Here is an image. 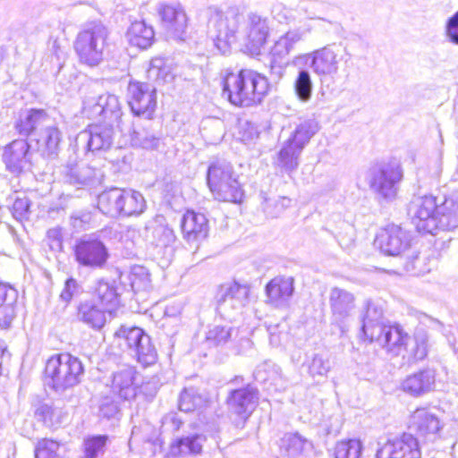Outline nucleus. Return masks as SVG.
Segmentation results:
<instances>
[{"label":"nucleus","instance_id":"46","mask_svg":"<svg viewBox=\"0 0 458 458\" xmlns=\"http://www.w3.org/2000/svg\"><path fill=\"white\" fill-rule=\"evenodd\" d=\"M108 440L107 435L92 436L84 439L82 458H98L104 454Z\"/></svg>","mask_w":458,"mask_h":458},{"label":"nucleus","instance_id":"11","mask_svg":"<svg viewBox=\"0 0 458 458\" xmlns=\"http://www.w3.org/2000/svg\"><path fill=\"white\" fill-rule=\"evenodd\" d=\"M438 199L432 195L414 197L408 208V214L418 232L436 234L435 212Z\"/></svg>","mask_w":458,"mask_h":458},{"label":"nucleus","instance_id":"5","mask_svg":"<svg viewBox=\"0 0 458 458\" xmlns=\"http://www.w3.org/2000/svg\"><path fill=\"white\" fill-rule=\"evenodd\" d=\"M114 336L119 340V344L124 346L123 351L143 367H148L157 362V352L150 336L141 328L122 326L115 332Z\"/></svg>","mask_w":458,"mask_h":458},{"label":"nucleus","instance_id":"15","mask_svg":"<svg viewBox=\"0 0 458 458\" xmlns=\"http://www.w3.org/2000/svg\"><path fill=\"white\" fill-rule=\"evenodd\" d=\"M32 155L27 139H17L4 147L2 159L9 172L21 174L30 169Z\"/></svg>","mask_w":458,"mask_h":458},{"label":"nucleus","instance_id":"40","mask_svg":"<svg viewBox=\"0 0 458 458\" xmlns=\"http://www.w3.org/2000/svg\"><path fill=\"white\" fill-rule=\"evenodd\" d=\"M123 189L111 188L103 191L98 198V208L105 215L115 216L120 215Z\"/></svg>","mask_w":458,"mask_h":458},{"label":"nucleus","instance_id":"23","mask_svg":"<svg viewBox=\"0 0 458 458\" xmlns=\"http://www.w3.org/2000/svg\"><path fill=\"white\" fill-rule=\"evenodd\" d=\"M181 228L188 242H197L207 238L208 221L203 214L187 211L181 219Z\"/></svg>","mask_w":458,"mask_h":458},{"label":"nucleus","instance_id":"9","mask_svg":"<svg viewBox=\"0 0 458 458\" xmlns=\"http://www.w3.org/2000/svg\"><path fill=\"white\" fill-rule=\"evenodd\" d=\"M73 252L80 266L91 269L103 268L109 258L106 244L94 235H85L77 240Z\"/></svg>","mask_w":458,"mask_h":458},{"label":"nucleus","instance_id":"10","mask_svg":"<svg viewBox=\"0 0 458 458\" xmlns=\"http://www.w3.org/2000/svg\"><path fill=\"white\" fill-rule=\"evenodd\" d=\"M339 47L335 44L327 45L303 56L305 62L314 73L319 77L320 83L329 86L334 82V77L338 72L337 52Z\"/></svg>","mask_w":458,"mask_h":458},{"label":"nucleus","instance_id":"29","mask_svg":"<svg viewBox=\"0 0 458 458\" xmlns=\"http://www.w3.org/2000/svg\"><path fill=\"white\" fill-rule=\"evenodd\" d=\"M294 280L288 276H276L266 286V293L276 307L286 306L294 292Z\"/></svg>","mask_w":458,"mask_h":458},{"label":"nucleus","instance_id":"58","mask_svg":"<svg viewBox=\"0 0 458 458\" xmlns=\"http://www.w3.org/2000/svg\"><path fill=\"white\" fill-rule=\"evenodd\" d=\"M82 292V286L78 283V281L70 277L64 283V289L60 293V299L67 304L73 297L79 296Z\"/></svg>","mask_w":458,"mask_h":458},{"label":"nucleus","instance_id":"25","mask_svg":"<svg viewBox=\"0 0 458 458\" xmlns=\"http://www.w3.org/2000/svg\"><path fill=\"white\" fill-rule=\"evenodd\" d=\"M435 372L427 369L408 376L402 382L401 386L403 392L418 397L432 391L435 387Z\"/></svg>","mask_w":458,"mask_h":458},{"label":"nucleus","instance_id":"26","mask_svg":"<svg viewBox=\"0 0 458 458\" xmlns=\"http://www.w3.org/2000/svg\"><path fill=\"white\" fill-rule=\"evenodd\" d=\"M329 305L334 320L344 321L355 308L354 295L345 289L333 287L329 293Z\"/></svg>","mask_w":458,"mask_h":458},{"label":"nucleus","instance_id":"44","mask_svg":"<svg viewBox=\"0 0 458 458\" xmlns=\"http://www.w3.org/2000/svg\"><path fill=\"white\" fill-rule=\"evenodd\" d=\"M146 202L141 193L131 190H123L120 215L138 216L143 213Z\"/></svg>","mask_w":458,"mask_h":458},{"label":"nucleus","instance_id":"1","mask_svg":"<svg viewBox=\"0 0 458 458\" xmlns=\"http://www.w3.org/2000/svg\"><path fill=\"white\" fill-rule=\"evenodd\" d=\"M82 114L89 119L102 116L106 122L90 124L81 131L76 137V146L93 153L109 149L114 142V125L118 127L122 117L118 98L108 93L86 96Z\"/></svg>","mask_w":458,"mask_h":458},{"label":"nucleus","instance_id":"24","mask_svg":"<svg viewBox=\"0 0 458 458\" xmlns=\"http://www.w3.org/2000/svg\"><path fill=\"white\" fill-rule=\"evenodd\" d=\"M64 178L69 184L82 189L101 184L103 174L91 166L76 165L66 168Z\"/></svg>","mask_w":458,"mask_h":458},{"label":"nucleus","instance_id":"6","mask_svg":"<svg viewBox=\"0 0 458 458\" xmlns=\"http://www.w3.org/2000/svg\"><path fill=\"white\" fill-rule=\"evenodd\" d=\"M402 179L403 170L396 162L376 164L368 170L366 175L371 191L387 201L396 197Z\"/></svg>","mask_w":458,"mask_h":458},{"label":"nucleus","instance_id":"42","mask_svg":"<svg viewBox=\"0 0 458 458\" xmlns=\"http://www.w3.org/2000/svg\"><path fill=\"white\" fill-rule=\"evenodd\" d=\"M205 440L206 437L199 434L178 438L171 445V454L173 455L199 454Z\"/></svg>","mask_w":458,"mask_h":458},{"label":"nucleus","instance_id":"17","mask_svg":"<svg viewBox=\"0 0 458 458\" xmlns=\"http://www.w3.org/2000/svg\"><path fill=\"white\" fill-rule=\"evenodd\" d=\"M410 245V235L400 226L392 225L383 229L375 239V246L388 256H397Z\"/></svg>","mask_w":458,"mask_h":458},{"label":"nucleus","instance_id":"35","mask_svg":"<svg viewBox=\"0 0 458 458\" xmlns=\"http://www.w3.org/2000/svg\"><path fill=\"white\" fill-rule=\"evenodd\" d=\"M411 428L421 436L437 434L441 424L439 419L428 409H417L411 418Z\"/></svg>","mask_w":458,"mask_h":458},{"label":"nucleus","instance_id":"2","mask_svg":"<svg viewBox=\"0 0 458 458\" xmlns=\"http://www.w3.org/2000/svg\"><path fill=\"white\" fill-rule=\"evenodd\" d=\"M45 373L50 378L49 386L55 392L63 393L81 382L84 368L77 357L60 353L47 360Z\"/></svg>","mask_w":458,"mask_h":458},{"label":"nucleus","instance_id":"19","mask_svg":"<svg viewBox=\"0 0 458 458\" xmlns=\"http://www.w3.org/2000/svg\"><path fill=\"white\" fill-rule=\"evenodd\" d=\"M51 118L44 109H29L21 112L14 123L17 133L23 137H36L50 123Z\"/></svg>","mask_w":458,"mask_h":458},{"label":"nucleus","instance_id":"47","mask_svg":"<svg viewBox=\"0 0 458 458\" xmlns=\"http://www.w3.org/2000/svg\"><path fill=\"white\" fill-rule=\"evenodd\" d=\"M160 138L145 129L141 131L133 130L131 142L134 146L146 148L157 149L160 145Z\"/></svg>","mask_w":458,"mask_h":458},{"label":"nucleus","instance_id":"59","mask_svg":"<svg viewBox=\"0 0 458 458\" xmlns=\"http://www.w3.org/2000/svg\"><path fill=\"white\" fill-rule=\"evenodd\" d=\"M411 354L415 360H423L428 354V338L424 334H417L411 341Z\"/></svg>","mask_w":458,"mask_h":458},{"label":"nucleus","instance_id":"61","mask_svg":"<svg viewBox=\"0 0 458 458\" xmlns=\"http://www.w3.org/2000/svg\"><path fill=\"white\" fill-rule=\"evenodd\" d=\"M445 34L449 42L458 46V11L446 20Z\"/></svg>","mask_w":458,"mask_h":458},{"label":"nucleus","instance_id":"16","mask_svg":"<svg viewBox=\"0 0 458 458\" xmlns=\"http://www.w3.org/2000/svg\"><path fill=\"white\" fill-rule=\"evenodd\" d=\"M159 15L165 24L167 32L174 39L177 41L186 40L188 18L180 3L163 4L159 8Z\"/></svg>","mask_w":458,"mask_h":458},{"label":"nucleus","instance_id":"38","mask_svg":"<svg viewBox=\"0 0 458 458\" xmlns=\"http://www.w3.org/2000/svg\"><path fill=\"white\" fill-rule=\"evenodd\" d=\"M38 138L31 139L38 144V150L43 156L51 157L56 155L58 146L61 140V132L55 126L47 123L38 133Z\"/></svg>","mask_w":458,"mask_h":458},{"label":"nucleus","instance_id":"36","mask_svg":"<svg viewBox=\"0 0 458 458\" xmlns=\"http://www.w3.org/2000/svg\"><path fill=\"white\" fill-rule=\"evenodd\" d=\"M126 38L131 46L147 49L155 41V32L144 21H136L128 28Z\"/></svg>","mask_w":458,"mask_h":458},{"label":"nucleus","instance_id":"4","mask_svg":"<svg viewBox=\"0 0 458 458\" xmlns=\"http://www.w3.org/2000/svg\"><path fill=\"white\" fill-rule=\"evenodd\" d=\"M108 37L107 28L101 22L93 21L81 30L74 41V50L81 64L90 67L100 64Z\"/></svg>","mask_w":458,"mask_h":458},{"label":"nucleus","instance_id":"21","mask_svg":"<svg viewBox=\"0 0 458 458\" xmlns=\"http://www.w3.org/2000/svg\"><path fill=\"white\" fill-rule=\"evenodd\" d=\"M269 35L267 19L257 14L250 17V31L244 45V52L252 56L259 55Z\"/></svg>","mask_w":458,"mask_h":458},{"label":"nucleus","instance_id":"3","mask_svg":"<svg viewBox=\"0 0 458 458\" xmlns=\"http://www.w3.org/2000/svg\"><path fill=\"white\" fill-rule=\"evenodd\" d=\"M233 165L219 160L212 163L208 169V184L215 198L221 201L240 202L243 191Z\"/></svg>","mask_w":458,"mask_h":458},{"label":"nucleus","instance_id":"63","mask_svg":"<svg viewBox=\"0 0 458 458\" xmlns=\"http://www.w3.org/2000/svg\"><path fill=\"white\" fill-rule=\"evenodd\" d=\"M425 258L415 256L405 265V270L412 276H421L431 270L430 267H424Z\"/></svg>","mask_w":458,"mask_h":458},{"label":"nucleus","instance_id":"30","mask_svg":"<svg viewBox=\"0 0 458 458\" xmlns=\"http://www.w3.org/2000/svg\"><path fill=\"white\" fill-rule=\"evenodd\" d=\"M248 84L270 86L265 75L250 69H242L237 72L225 69L221 72V86H247Z\"/></svg>","mask_w":458,"mask_h":458},{"label":"nucleus","instance_id":"32","mask_svg":"<svg viewBox=\"0 0 458 458\" xmlns=\"http://www.w3.org/2000/svg\"><path fill=\"white\" fill-rule=\"evenodd\" d=\"M258 88H222L221 97L236 106H250L260 103L266 91Z\"/></svg>","mask_w":458,"mask_h":458},{"label":"nucleus","instance_id":"56","mask_svg":"<svg viewBox=\"0 0 458 458\" xmlns=\"http://www.w3.org/2000/svg\"><path fill=\"white\" fill-rule=\"evenodd\" d=\"M92 221V214L89 210H78L72 213L69 223L76 233L85 231Z\"/></svg>","mask_w":458,"mask_h":458},{"label":"nucleus","instance_id":"31","mask_svg":"<svg viewBox=\"0 0 458 458\" xmlns=\"http://www.w3.org/2000/svg\"><path fill=\"white\" fill-rule=\"evenodd\" d=\"M434 220L436 234L438 231H449L458 227V202L452 198H445L438 202Z\"/></svg>","mask_w":458,"mask_h":458},{"label":"nucleus","instance_id":"28","mask_svg":"<svg viewBox=\"0 0 458 458\" xmlns=\"http://www.w3.org/2000/svg\"><path fill=\"white\" fill-rule=\"evenodd\" d=\"M129 105L135 115L151 118L157 106L156 88H134Z\"/></svg>","mask_w":458,"mask_h":458},{"label":"nucleus","instance_id":"54","mask_svg":"<svg viewBox=\"0 0 458 458\" xmlns=\"http://www.w3.org/2000/svg\"><path fill=\"white\" fill-rule=\"evenodd\" d=\"M388 327H390L384 325L383 322L370 323L369 321L362 324L361 331L367 339L370 342H377L381 346Z\"/></svg>","mask_w":458,"mask_h":458},{"label":"nucleus","instance_id":"49","mask_svg":"<svg viewBox=\"0 0 458 458\" xmlns=\"http://www.w3.org/2000/svg\"><path fill=\"white\" fill-rule=\"evenodd\" d=\"M202 398L193 388L184 389L178 400V408L184 412H190L200 407Z\"/></svg>","mask_w":458,"mask_h":458},{"label":"nucleus","instance_id":"7","mask_svg":"<svg viewBox=\"0 0 458 458\" xmlns=\"http://www.w3.org/2000/svg\"><path fill=\"white\" fill-rule=\"evenodd\" d=\"M242 21L243 16L234 11H215L211 14L208 23V34L222 54L229 53L231 46L236 43V33Z\"/></svg>","mask_w":458,"mask_h":458},{"label":"nucleus","instance_id":"34","mask_svg":"<svg viewBox=\"0 0 458 458\" xmlns=\"http://www.w3.org/2000/svg\"><path fill=\"white\" fill-rule=\"evenodd\" d=\"M120 289L121 287H118L114 281L108 282L99 279L96 284L94 295L100 305L110 313L112 310L120 305Z\"/></svg>","mask_w":458,"mask_h":458},{"label":"nucleus","instance_id":"18","mask_svg":"<svg viewBox=\"0 0 458 458\" xmlns=\"http://www.w3.org/2000/svg\"><path fill=\"white\" fill-rule=\"evenodd\" d=\"M313 449L311 441L299 434H285L282 438L270 446L271 454L276 458H296L307 454Z\"/></svg>","mask_w":458,"mask_h":458},{"label":"nucleus","instance_id":"64","mask_svg":"<svg viewBox=\"0 0 458 458\" xmlns=\"http://www.w3.org/2000/svg\"><path fill=\"white\" fill-rule=\"evenodd\" d=\"M48 245L52 250H62L63 249V233L60 227L50 228L47 232Z\"/></svg>","mask_w":458,"mask_h":458},{"label":"nucleus","instance_id":"13","mask_svg":"<svg viewBox=\"0 0 458 458\" xmlns=\"http://www.w3.org/2000/svg\"><path fill=\"white\" fill-rule=\"evenodd\" d=\"M305 32L300 29L289 30L281 36L270 50L271 75L280 77L283 68L288 64V55L294 50L296 44L303 39Z\"/></svg>","mask_w":458,"mask_h":458},{"label":"nucleus","instance_id":"43","mask_svg":"<svg viewBox=\"0 0 458 458\" xmlns=\"http://www.w3.org/2000/svg\"><path fill=\"white\" fill-rule=\"evenodd\" d=\"M410 336L403 333L399 327H390L385 333L382 347L394 355H399L403 348L406 349Z\"/></svg>","mask_w":458,"mask_h":458},{"label":"nucleus","instance_id":"55","mask_svg":"<svg viewBox=\"0 0 458 458\" xmlns=\"http://www.w3.org/2000/svg\"><path fill=\"white\" fill-rule=\"evenodd\" d=\"M13 200L11 211L13 216L18 221L27 220L30 216V200L25 196H19L18 194L13 195L10 198Z\"/></svg>","mask_w":458,"mask_h":458},{"label":"nucleus","instance_id":"41","mask_svg":"<svg viewBox=\"0 0 458 458\" xmlns=\"http://www.w3.org/2000/svg\"><path fill=\"white\" fill-rule=\"evenodd\" d=\"M167 59L155 57L150 62L148 77L153 79L158 85L174 82L175 75Z\"/></svg>","mask_w":458,"mask_h":458},{"label":"nucleus","instance_id":"45","mask_svg":"<svg viewBox=\"0 0 458 458\" xmlns=\"http://www.w3.org/2000/svg\"><path fill=\"white\" fill-rule=\"evenodd\" d=\"M34 416L46 427L51 428L62 422L63 411L52 403L39 402L35 405Z\"/></svg>","mask_w":458,"mask_h":458},{"label":"nucleus","instance_id":"27","mask_svg":"<svg viewBox=\"0 0 458 458\" xmlns=\"http://www.w3.org/2000/svg\"><path fill=\"white\" fill-rule=\"evenodd\" d=\"M302 151V148L286 140L282 143L279 151L274 157L273 165L282 173L291 175L300 165Z\"/></svg>","mask_w":458,"mask_h":458},{"label":"nucleus","instance_id":"62","mask_svg":"<svg viewBox=\"0 0 458 458\" xmlns=\"http://www.w3.org/2000/svg\"><path fill=\"white\" fill-rule=\"evenodd\" d=\"M366 313L362 319V324L364 322L370 323H378L383 322V309L371 301H368L366 304Z\"/></svg>","mask_w":458,"mask_h":458},{"label":"nucleus","instance_id":"48","mask_svg":"<svg viewBox=\"0 0 458 458\" xmlns=\"http://www.w3.org/2000/svg\"><path fill=\"white\" fill-rule=\"evenodd\" d=\"M129 280L135 293L146 291L150 286V276L144 267H134L130 273Z\"/></svg>","mask_w":458,"mask_h":458},{"label":"nucleus","instance_id":"57","mask_svg":"<svg viewBox=\"0 0 458 458\" xmlns=\"http://www.w3.org/2000/svg\"><path fill=\"white\" fill-rule=\"evenodd\" d=\"M331 365L328 359H324L321 355L316 354L309 365V373L315 377L316 376L325 377L330 370Z\"/></svg>","mask_w":458,"mask_h":458},{"label":"nucleus","instance_id":"60","mask_svg":"<svg viewBox=\"0 0 458 458\" xmlns=\"http://www.w3.org/2000/svg\"><path fill=\"white\" fill-rule=\"evenodd\" d=\"M239 135L241 140L248 144L253 142L259 137V131L255 123L246 121L241 123Z\"/></svg>","mask_w":458,"mask_h":458},{"label":"nucleus","instance_id":"20","mask_svg":"<svg viewBox=\"0 0 458 458\" xmlns=\"http://www.w3.org/2000/svg\"><path fill=\"white\" fill-rule=\"evenodd\" d=\"M258 394L257 388L250 384L244 387L232 390L227 397L228 408L233 413L248 417L258 403Z\"/></svg>","mask_w":458,"mask_h":458},{"label":"nucleus","instance_id":"37","mask_svg":"<svg viewBox=\"0 0 458 458\" xmlns=\"http://www.w3.org/2000/svg\"><path fill=\"white\" fill-rule=\"evenodd\" d=\"M18 297L17 291L0 283V327H8L15 317L14 303Z\"/></svg>","mask_w":458,"mask_h":458},{"label":"nucleus","instance_id":"53","mask_svg":"<svg viewBox=\"0 0 458 458\" xmlns=\"http://www.w3.org/2000/svg\"><path fill=\"white\" fill-rule=\"evenodd\" d=\"M291 202L292 199L288 197L264 198L263 209L267 216L277 217L291 205Z\"/></svg>","mask_w":458,"mask_h":458},{"label":"nucleus","instance_id":"12","mask_svg":"<svg viewBox=\"0 0 458 458\" xmlns=\"http://www.w3.org/2000/svg\"><path fill=\"white\" fill-rule=\"evenodd\" d=\"M250 287L236 281L221 286L217 300V310L222 316L233 319V314L241 312L249 301Z\"/></svg>","mask_w":458,"mask_h":458},{"label":"nucleus","instance_id":"22","mask_svg":"<svg viewBox=\"0 0 458 458\" xmlns=\"http://www.w3.org/2000/svg\"><path fill=\"white\" fill-rule=\"evenodd\" d=\"M137 371L133 367H124L113 374L112 392L123 400H131L137 395Z\"/></svg>","mask_w":458,"mask_h":458},{"label":"nucleus","instance_id":"50","mask_svg":"<svg viewBox=\"0 0 458 458\" xmlns=\"http://www.w3.org/2000/svg\"><path fill=\"white\" fill-rule=\"evenodd\" d=\"M60 444L55 440L43 438L35 448V458H64L60 453Z\"/></svg>","mask_w":458,"mask_h":458},{"label":"nucleus","instance_id":"14","mask_svg":"<svg viewBox=\"0 0 458 458\" xmlns=\"http://www.w3.org/2000/svg\"><path fill=\"white\" fill-rule=\"evenodd\" d=\"M377 458H420L418 439L410 433L388 439L376 454Z\"/></svg>","mask_w":458,"mask_h":458},{"label":"nucleus","instance_id":"33","mask_svg":"<svg viewBox=\"0 0 458 458\" xmlns=\"http://www.w3.org/2000/svg\"><path fill=\"white\" fill-rule=\"evenodd\" d=\"M107 310L98 306L96 301H85L78 306V319L93 329H101L106 321Z\"/></svg>","mask_w":458,"mask_h":458},{"label":"nucleus","instance_id":"39","mask_svg":"<svg viewBox=\"0 0 458 458\" xmlns=\"http://www.w3.org/2000/svg\"><path fill=\"white\" fill-rule=\"evenodd\" d=\"M319 131L318 122L315 118L301 120L287 139L292 143L304 149L310 139Z\"/></svg>","mask_w":458,"mask_h":458},{"label":"nucleus","instance_id":"8","mask_svg":"<svg viewBox=\"0 0 458 458\" xmlns=\"http://www.w3.org/2000/svg\"><path fill=\"white\" fill-rule=\"evenodd\" d=\"M141 236L147 249L157 256L164 255L176 242L174 229L167 224L165 216L160 215L146 222Z\"/></svg>","mask_w":458,"mask_h":458},{"label":"nucleus","instance_id":"51","mask_svg":"<svg viewBox=\"0 0 458 458\" xmlns=\"http://www.w3.org/2000/svg\"><path fill=\"white\" fill-rule=\"evenodd\" d=\"M361 448V443L359 440L342 441L335 446V458H359Z\"/></svg>","mask_w":458,"mask_h":458},{"label":"nucleus","instance_id":"52","mask_svg":"<svg viewBox=\"0 0 458 458\" xmlns=\"http://www.w3.org/2000/svg\"><path fill=\"white\" fill-rule=\"evenodd\" d=\"M232 327L215 326L206 335V342L210 346H218L226 344L232 335Z\"/></svg>","mask_w":458,"mask_h":458}]
</instances>
